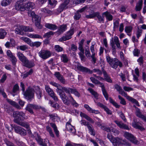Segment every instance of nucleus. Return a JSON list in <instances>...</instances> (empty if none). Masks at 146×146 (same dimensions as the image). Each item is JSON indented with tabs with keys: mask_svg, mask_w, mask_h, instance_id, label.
<instances>
[{
	"mask_svg": "<svg viewBox=\"0 0 146 146\" xmlns=\"http://www.w3.org/2000/svg\"><path fill=\"white\" fill-rule=\"evenodd\" d=\"M135 113L137 117L141 118L143 116V115L142 114L139 108H137V110H136Z\"/></svg>",
	"mask_w": 146,
	"mask_h": 146,
	"instance_id": "nucleus-58",
	"label": "nucleus"
},
{
	"mask_svg": "<svg viewBox=\"0 0 146 146\" xmlns=\"http://www.w3.org/2000/svg\"><path fill=\"white\" fill-rule=\"evenodd\" d=\"M34 31L32 27L25 26H17L15 30L16 34L23 35L25 32H32Z\"/></svg>",
	"mask_w": 146,
	"mask_h": 146,
	"instance_id": "nucleus-4",
	"label": "nucleus"
},
{
	"mask_svg": "<svg viewBox=\"0 0 146 146\" xmlns=\"http://www.w3.org/2000/svg\"><path fill=\"white\" fill-rule=\"evenodd\" d=\"M80 115L82 117H83L85 118L86 120L89 121L91 123H94V121L86 114L81 112L80 113Z\"/></svg>",
	"mask_w": 146,
	"mask_h": 146,
	"instance_id": "nucleus-28",
	"label": "nucleus"
},
{
	"mask_svg": "<svg viewBox=\"0 0 146 146\" xmlns=\"http://www.w3.org/2000/svg\"><path fill=\"white\" fill-rule=\"evenodd\" d=\"M61 61L64 63L68 62L69 61L68 56L66 54H62L60 55Z\"/></svg>",
	"mask_w": 146,
	"mask_h": 146,
	"instance_id": "nucleus-31",
	"label": "nucleus"
},
{
	"mask_svg": "<svg viewBox=\"0 0 146 146\" xmlns=\"http://www.w3.org/2000/svg\"><path fill=\"white\" fill-rule=\"evenodd\" d=\"M25 109L26 110L29 111L31 113L33 114L34 113L32 104H28Z\"/></svg>",
	"mask_w": 146,
	"mask_h": 146,
	"instance_id": "nucleus-37",
	"label": "nucleus"
},
{
	"mask_svg": "<svg viewBox=\"0 0 146 146\" xmlns=\"http://www.w3.org/2000/svg\"><path fill=\"white\" fill-rule=\"evenodd\" d=\"M97 105L98 106L100 107L101 108H103L108 114L111 115L112 114L111 111L106 106L102 103H101L100 102L97 103Z\"/></svg>",
	"mask_w": 146,
	"mask_h": 146,
	"instance_id": "nucleus-16",
	"label": "nucleus"
},
{
	"mask_svg": "<svg viewBox=\"0 0 146 146\" xmlns=\"http://www.w3.org/2000/svg\"><path fill=\"white\" fill-rule=\"evenodd\" d=\"M124 136L127 139L129 140L132 143L136 144L138 143V141L136 139V138L131 134L128 132H125L124 135Z\"/></svg>",
	"mask_w": 146,
	"mask_h": 146,
	"instance_id": "nucleus-8",
	"label": "nucleus"
},
{
	"mask_svg": "<svg viewBox=\"0 0 146 146\" xmlns=\"http://www.w3.org/2000/svg\"><path fill=\"white\" fill-rule=\"evenodd\" d=\"M114 122L120 128L126 130L129 129V128L128 126L123 123L122 121L115 120Z\"/></svg>",
	"mask_w": 146,
	"mask_h": 146,
	"instance_id": "nucleus-13",
	"label": "nucleus"
},
{
	"mask_svg": "<svg viewBox=\"0 0 146 146\" xmlns=\"http://www.w3.org/2000/svg\"><path fill=\"white\" fill-rule=\"evenodd\" d=\"M103 16H101L99 13L96 12L95 17H97L100 23H104V18Z\"/></svg>",
	"mask_w": 146,
	"mask_h": 146,
	"instance_id": "nucleus-34",
	"label": "nucleus"
},
{
	"mask_svg": "<svg viewBox=\"0 0 146 146\" xmlns=\"http://www.w3.org/2000/svg\"><path fill=\"white\" fill-rule=\"evenodd\" d=\"M14 117L15 118L13 120L16 123H17L19 125L21 122L20 121V120H21V118H20V117H19L17 116Z\"/></svg>",
	"mask_w": 146,
	"mask_h": 146,
	"instance_id": "nucleus-62",
	"label": "nucleus"
},
{
	"mask_svg": "<svg viewBox=\"0 0 146 146\" xmlns=\"http://www.w3.org/2000/svg\"><path fill=\"white\" fill-rule=\"evenodd\" d=\"M98 84L100 85L99 86L101 88L103 94L106 100H108L109 95L107 92L104 84L99 81L98 83Z\"/></svg>",
	"mask_w": 146,
	"mask_h": 146,
	"instance_id": "nucleus-10",
	"label": "nucleus"
},
{
	"mask_svg": "<svg viewBox=\"0 0 146 146\" xmlns=\"http://www.w3.org/2000/svg\"><path fill=\"white\" fill-rule=\"evenodd\" d=\"M35 92L36 94L37 98L38 99H40L42 96V91L38 86H37L36 87Z\"/></svg>",
	"mask_w": 146,
	"mask_h": 146,
	"instance_id": "nucleus-29",
	"label": "nucleus"
},
{
	"mask_svg": "<svg viewBox=\"0 0 146 146\" xmlns=\"http://www.w3.org/2000/svg\"><path fill=\"white\" fill-rule=\"evenodd\" d=\"M0 94H1L4 98H6L7 96L4 91V89L0 86Z\"/></svg>",
	"mask_w": 146,
	"mask_h": 146,
	"instance_id": "nucleus-55",
	"label": "nucleus"
},
{
	"mask_svg": "<svg viewBox=\"0 0 146 146\" xmlns=\"http://www.w3.org/2000/svg\"><path fill=\"white\" fill-rule=\"evenodd\" d=\"M88 90L94 96V97L97 99H98V94L91 88H89Z\"/></svg>",
	"mask_w": 146,
	"mask_h": 146,
	"instance_id": "nucleus-38",
	"label": "nucleus"
},
{
	"mask_svg": "<svg viewBox=\"0 0 146 146\" xmlns=\"http://www.w3.org/2000/svg\"><path fill=\"white\" fill-rule=\"evenodd\" d=\"M19 125L27 129L29 128L30 127L29 125L27 122H21Z\"/></svg>",
	"mask_w": 146,
	"mask_h": 146,
	"instance_id": "nucleus-57",
	"label": "nucleus"
},
{
	"mask_svg": "<svg viewBox=\"0 0 146 146\" xmlns=\"http://www.w3.org/2000/svg\"><path fill=\"white\" fill-rule=\"evenodd\" d=\"M102 72L104 76V80H105L108 82L111 83L112 82V80L110 77L108 76L106 71L104 68H102Z\"/></svg>",
	"mask_w": 146,
	"mask_h": 146,
	"instance_id": "nucleus-20",
	"label": "nucleus"
},
{
	"mask_svg": "<svg viewBox=\"0 0 146 146\" xmlns=\"http://www.w3.org/2000/svg\"><path fill=\"white\" fill-rule=\"evenodd\" d=\"M28 36L31 38H42V37L41 36L38 35L37 34H29Z\"/></svg>",
	"mask_w": 146,
	"mask_h": 146,
	"instance_id": "nucleus-48",
	"label": "nucleus"
},
{
	"mask_svg": "<svg viewBox=\"0 0 146 146\" xmlns=\"http://www.w3.org/2000/svg\"><path fill=\"white\" fill-rule=\"evenodd\" d=\"M74 28L70 29L69 31L67 32L65 35V36L58 39V41L62 42L65 41L70 39L72 37V35L74 33Z\"/></svg>",
	"mask_w": 146,
	"mask_h": 146,
	"instance_id": "nucleus-5",
	"label": "nucleus"
},
{
	"mask_svg": "<svg viewBox=\"0 0 146 146\" xmlns=\"http://www.w3.org/2000/svg\"><path fill=\"white\" fill-rule=\"evenodd\" d=\"M62 100L63 103L65 104L68 105L69 103L68 100V98L66 96L65 93L64 92L62 94H59Z\"/></svg>",
	"mask_w": 146,
	"mask_h": 146,
	"instance_id": "nucleus-15",
	"label": "nucleus"
},
{
	"mask_svg": "<svg viewBox=\"0 0 146 146\" xmlns=\"http://www.w3.org/2000/svg\"><path fill=\"white\" fill-rule=\"evenodd\" d=\"M49 96L51 97L54 101L57 102L58 100V99L57 96L56 95V94L54 92L52 94Z\"/></svg>",
	"mask_w": 146,
	"mask_h": 146,
	"instance_id": "nucleus-63",
	"label": "nucleus"
},
{
	"mask_svg": "<svg viewBox=\"0 0 146 146\" xmlns=\"http://www.w3.org/2000/svg\"><path fill=\"white\" fill-rule=\"evenodd\" d=\"M37 19L36 20H34L33 21L35 22V25L36 27L39 29H41L42 27V26L40 23V19L39 18Z\"/></svg>",
	"mask_w": 146,
	"mask_h": 146,
	"instance_id": "nucleus-36",
	"label": "nucleus"
},
{
	"mask_svg": "<svg viewBox=\"0 0 146 146\" xmlns=\"http://www.w3.org/2000/svg\"><path fill=\"white\" fill-rule=\"evenodd\" d=\"M77 67L79 70L82 72L88 73L90 74H92V72L89 69L86 67H84L80 64L78 65Z\"/></svg>",
	"mask_w": 146,
	"mask_h": 146,
	"instance_id": "nucleus-12",
	"label": "nucleus"
},
{
	"mask_svg": "<svg viewBox=\"0 0 146 146\" xmlns=\"http://www.w3.org/2000/svg\"><path fill=\"white\" fill-rule=\"evenodd\" d=\"M41 11L43 13L47 14L49 15H51L54 14L52 11L46 8L42 9Z\"/></svg>",
	"mask_w": 146,
	"mask_h": 146,
	"instance_id": "nucleus-40",
	"label": "nucleus"
},
{
	"mask_svg": "<svg viewBox=\"0 0 146 146\" xmlns=\"http://www.w3.org/2000/svg\"><path fill=\"white\" fill-rule=\"evenodd\" d=\"M132 29L133 27L131 26H126L125 27V31L127 35L130 36L131 35H129V33L132 31Z\"/></svg>",
	"mask_w": 146,
	"mask_h": 146,
	"instance_id": "nucleus-39",
	"label": "nucleus"
},
{
	"mask_svg": "<svg viewBox=\"0 0 146 146\" xmlns=\"http://www.w3.org/2000/svg\"><path fill=\"white\" fill-rule=\"evenodd\" d=\"M67 8L66 6L62 3L60 5L59 8L57 10L54 11V13L58 14L62 11L64 9Z\"/></svg>",
	"mask_w": 146,
	"mask_h": 146,
	"instance_id": "nucleus-19",
	"label": "nucleus"
},
{
	"mask_svg": "<svg viewBox=\"0 0 146 146\" xmlns=\"http://www.w3.org/2000/svg\"><path fill=\"white\" fill-rule=\"evenodd\" d=\"M64 87L60 86V85L57 88L56 91L58 94H60V93L62 94L64 92Z\"/></svg>",
	"mask_w": 146,
	"mask_h": 146,
	"instance_id": "nucleus-47",
	"label": "nucleus"
},
{
	"mask_svg": "<svg viewBox=\"0 0 146 146\" xmlns=\"http://www.w3.org/2000/svg\"><path fill=\"white\" fill-rule=\"evenodd\" d=\"M41 42L39 41L32 42L31 43L30 46L32 47H38L40 46Z\"/></svg>",
	"mask_w": 146,
	"mask_h": 146,
	"instance_id": "nucleus-49",
	"label": "nucleus"
},
{
	"mask_svg": "<svg viewBox=\"0 0 146 146\" xmlns=\"http://www.w3.org/2000/svg\"><path fill=\"white\" fill-rule=\"evenodd\" d=\"M24 95L26 99L28 100H31L34 96V90L32 88L28 87L24 92Z\"/></svg>",
	"mask_w": 146,
	"mask_h": 146,
	"instance_id": "nucleus-6",
	"label": "nucleus"
},
{
	"mask_svg": "<svg viewBox=\"0 0 146 146\" xmlns=\"http://www.w3.org/2000/svg\"><path fill=\"white\" fill-rule=\"evenodd\" d=\"M84 106L87 110L90 112L96 114H99L100 113L98 110H93L87 104H86L84 105Z\"/></svg>",
	"mask_w": 146,
	"mask_h": 146,
	"instance_id": "nucleus-23",
	"label": "nucleus"
},
{
	"mask_svg": "<svg viewBox=\"0 0 146 146\" xmlns=\"http://www.w3.org/2000/svg\"><path fill=\"white\" fill-rule=\"evenodd\" d=\"M84 40L83 39L78 43L79 46L78 49L80 51H84L83 48V44Z\"/></svg>",
	"mask_w": 146,
	"mask_h": 146,
	"instance_id": "nucleus-35",
	"label": "nucleus"
},
{
	"mask_svg": "<svg viewBox=\"0 0 146 146\" xmlns=\"http://www.w3.org/2000/svg\"><path fill=\"white\" fill-rule=\"evenodd\" d=\"M38 55L41 58L44 60H45L51 56V53L49 50H43L38 52Z\"/></svg>",
	"mask_w": 146,
	"mask_h": 146,
	"instance_id": "nucleus-7",
	"label": "nucleus"
},
{
	"mask_svg": "<svg viewBox=\"0 0 146 146\" xmlns=\"http://www.w3.org/2000/svg\"><path fill=\"white\" fill-rule=\"evenodd\" d=\"M18 115L20 116L25 119L27 118V117H25V114L22 111H16L13 112V116L14 117H15Z\"/></svg>",
	"mask_w": 146,
	"mask_h": 146,
	"instance_id": "nucleus-18",
	"label": "nucleus"
},
{
	"mask_svg": "<svg viewBox=\"0 0 146 146\" xmlns=\"http://www.w3.org/2000/svg\"><path fill=\"white\" fill-rule=\"evenodd\" d=\"M4 141L7 146H15L13 143L9 141L6 138L4 139Z\"/></svg>",
	"mask_w": 146,
	"mask_h": 146,
	"instance_id": "nucleus-52",
	"label": "nucleus"
},
{
	"mask_svg": "<svg viewBox=\"0 0 146 146\" xmlns=\"http://www.w3.org/2000/svg\"><path fill=\"white\" fill-rule=\"evenodd\" d=\"M117 48L119 49H121V47L120 46V44L118 37L116 36H114L113 37H112L110 40V45L111 46L112 53L115 54L116 53V46Z\"/></svg>",
	"mask_w": 146,
	"mask_h": 146,
	"instance_id": "nucleus-3",
	"label": "nucleus"
},
{
	"mask_svg": "<svg viewBox=\"0 0 146 146\" xmlns=\"http://www.w3.org/2000/svg\"><path fill=\"white\" fill-rule=\"evenodd\" d=\"M109 101L116 108H120V106L117 104L115 101L112 99L111 98H109Z\"/></svg>",
	"mask_w": 146,
	"mask_h": 146,
	"instance_id": "nucleus-44",
	"label": "nucleus"
},
{
	"mask_svg": "<svg viewBox=\"0 0 146 146\" xmlns=\"http://www.w3.org/2000/svg\"><path fill=\"white\" fill-rule=\"evenodd\" d=\"M45 27L50 30L53 31L56 29L58 28L57 26L56 25L50 23L46 24Z\"/></svg>",
	"mask_w": 146,
	"mask_h": 146,
	"instance_id": "nucleus-26",
	"label": "nucleus"
},
{
	"mask_svg": "<svg viewBox=\"0 0 146 146\" xmlns=\"http://www.w3.org/2000/svg\"><path fill=\"white\" fill-rule=\"evenodd\" d=\"M121 142V140L118 137L114 138L113 139L112 143L114 146H118Z\"/></svg>",
	"mask_w": 146,
	"mask_h": 146,
	"instance_id": "nucleus-32",
	"label": "nucleus"
},
{
	"mask_svg": "<svg viewBox=\"0 0 146 146\" xmlns=\"http://www.w3.org/2000/svg\"><path fill=\"white\" fill-rule=\"evenodd\" d=\"M28 14L29 16L31 17H32V20H36L39 18L38 16L36 15L35 12L31 10L28 11Z\"/></svg>",
	"mask_w": 146,
	"mask_h": 146,
	"instance_id": "nucleus-27",
	"label": "nucleus"
},
{
	"mask_svg": "<svg viewBox=\"0 0 146 146\" xmlns=\"http://www.w3.org/2000/svg\"><path fill=\"white\" fill-rule=\"evenodd\" d=\"M143 2L142 0H139L138 3H137L135 8V10L136 11H139L141 10L142 8Z\"/></svg>",
	"mask_w": 146,
	"mask_h": 146,
	"instance_id": "nucleus-30",
	"label": "nucleus"
},
{
	"mask_svg": "<svg viewBox=\"0 0 146 146\" xmlns=\"http://www.w3.org/2000/svg\"><path fill=\"white\" fill-rule=\"evenodd\" d=\"M72 89L69 88L64 87V91L66 93L68 94H70V92L71 93Z\"/></svg>",
	"mask_w": 146,
	"mask_h": 146,
	"instance_id": "nucleus-56",
	"label": "nucleus"
},
{
	"mask_svg": "<svg viewBox=\"0 0 146 146\" xmlns=\"http://www.w3.org/2000/svg\"><path fill=\"white\" fill-rule=\"evenodd\" d=\"M17 55L19 60L22 62L23 66L30 68L35 66V64L33 60L29 61L21 52H18Z\"/></svg>",
	"mask_w": 146,
	"mask_h": 146,
	"instance_id": "nucleus-1",
	"label": "nucleus"
},
{
	"mask_svg": "<svg viewBox=\"0 0 146 146\" xmlns=\"http://www.w3.org/2000/svg\"><path fill=\"white\" fill-rule=\"evenodd\" d=\"M118 97L119 99L120 100V103L123 105H125L126 104V102L124 99L120 95H119Z\"/></svg>",
	"mask_w": 146,
	"mask_h": 146,
	"instance_id": "nucleus-61",
	"label": "nucleus"
},
{
	"mask_svg": "<svg viewBox=\"0 0 146 146\" xmlns=\"http://www.w3.org/2000/svg\"><path fill=\"white\" fill-rule=\"evenodd\" d=\"M18 133L21 135L25 136L26 134V131L24 128H21Z\"/></svg>",
	"mask_w": 146,
	"mask_h": 146,
	"instance_id": "nucleus-64",
	"label": "nucleus"
},
{
	"mask_svg": "<svg viewBox=\"0 0 146 146\" xmlns=\"http://www.w3.org/2000/svg\"><path fill=\"white\" fill-rule=\"evenodd\" d=\"M35 139L38 144L41 146H47V143L45 142V139H42L40 136L37 133L35 136Z\"/></svg>",
	"mask_w": 146,
	"mask_h": 146,
	"instance_id": "nucleus-9",
	"label": "nucleus"
},
{
	"mask_svg": "<svg viewBox=\"0 0 146 146\" xmlns=\"http://www.w3.org/2000/svg\"><path fill=\"white\" fill-rule=\"evenodd\" d=\"M91 71L92 72V73L94 72L97 73V74H98L99 75H102L103 73L102 70L101 71L98 68L94 69L93 70H91Z\"/></svg>",
	"mask_w": 146,
	"mask_h": 146,
	"instance_id": "nucleus-54",
	"label": "nucleus"
},
{
	"mask_svg": "<svg viewBox=\"0 0 146 146\" xmlns=\"http://www.w3.org/2000/svg\"><path fill=\"white\" fill-rule=\"evenodd\" d=\"M67 29V25L66 24H63L60 26L56 33L58 35H60L65 31Z\"/></svg>",
	"mask_w": 146,
	"mask_h": 146,
	"instance_id": "nucleus-17",
	"label": "nucleus"
},
{
	"mask_svg": "<svg viewBox=\"0 0 146 146\" xmlns=\"http://www.w3.org/2000/svg\"><path fill=\"white\" fill-rule=\"evenodd\" d=\"M102 15L105 16L106 19L109 21H111L113 19V16L108 11L104 12L102 13Z\"/></svg>",
	"mask_w": 146,
	"mask_h": 146,
	"instance_id": "nucleus-22",
	"label": "nucleus"
},
{
	"mask_svg": "<svg viewBox=\"0 0 146 146\" xmlns=\"http://www.w3.org/2000/svg\"><path fill=\"white\" fill-rule=\"evenodd\" d=\"M101 128L102 129L108 132H111L112 130V129H111V128L110 127H107L104 126H102Z\"/></svg>",
	"mask_w": 146,
	"mask_h": 146,
	"instance_id": "nucleus-60",
	"label": "nucleus"
},
{
	"mask_svg": "<svg viewBox=\"0 0 146 146\" xmlns=\"http://www.w3.org/2000/svg\"><path fill=\"white\" fill-rule=\"evenodd\" d=\"M7 34V32L3 29H0V39H3L4 38L6 35Z\"/></svg>",
	"mask_w": 146,
	"mask_h": 146,
	"instance_id": "nucleus-41",
	"label": "nucleus"
},
{
	"mask_svg": "<svg viewBox=\"0 0 146 146\" xmlns=\"http://www.w3.org/2000/svg\"><path fill=\"white\" fill-rule=\"evenodd\" d=\"M12 1V0H3L1 3L2 6H6L9 5Z\"/></svg>",
	"mask_w": 146,
	"mask_h": 146,
	"instance_id": "nucleus-42",
	"label": "nucleus"
},
{
	"mask_svg": "<svg viewBox=\"0 0 146 146\" xmlns=\"http://www.w3.org/2000/svg\"><path fill=\"white\" fill-rule=\"evenodd\" d=\"M19 91V87L18 84H15L13 87L12 92L11 93V94L14 96L15 95L17 94V93Z\"/></svg>",
	"mask_w": 146,
	"mask_h": 146,
	"instance_id": "nucleus-21",
	"label": "nucleus"
},
{
	"mask_svg": "<svg viewBox=\"0 0 146 146\" xmlns=\"http://www.w3.org/2000/svg\"><path fill=\"white\" fill-rule=\"evenodd\" d=\"M15 9L17 10L23 11L25 10V8L23 4V3L20 1H17L15 5Z\"/></svg>",
	"mask_w": 146,
	"mask_h": 146,
	"instance_id": "nucleus-14",
	"label": "nucleus"
},
{
	"mask_svg": "<svg viewBox=\"0 0 146 146\" xmlns=\"http://www.w3.org/2000/svg\"><path fill=\"white\" fill-rule=\"evenodd\" d=\"M21 39L30 46L32 42L29 38L24 37H22L21 38Z\"/></svg>",
	"mask_w": 146,
	"mask_h": 146,
	"instance_id": "nucleus-50",
	"label": "nucleus"
},
{
	"mask_svg": "<svg viewBox=\"0 0 146 146\" xmlns=\"http://www.w3.org/2000/svg\"><path fill=\"white\" fill-rule=\"evenodd\" d=\"M106 60L110 67L115 69H116L118 66L120 68L123 66L122 63L117 58H111L108 55L106 56Z\"/></svg>",
	"mask_w": 146,
	"mask_h": 146,
	"instance_id": "nucleus-2",
	"label": "nucleus"
},
{
	"mask_svg": "<svg viewBox=\"0 0 146 146\" xmlns=\"http://www.w3.org/2000/svg\"><path fill=\"white\" fill-rule=\"evenodd\" d=\"M54 33L52 31H50L46 33L44 36V37L49 38L50 37L51 35H53L54 34Z\"/></svg>",
	"mask_w": 146,
	"mask_h": 146,
	"instance_id": "nucleus-59",
	"label": "nucleus"
},
{
	"mask_svg": "<svg viewBox=\"0 0 146 146\" xmlns=\"http://www.w3.org/2000/svg\"><path fill=\"white\" fill-rule=\"evenodd\" d=\"M127 100L132 103L135 104L138 106H139L140 105L138 102L135 99H134L131 97H128Z\"/></svg>",
	"mask_w": 146,
	"mask_h": 146,
	"instance_id": "nucleus-43",
	"label": "nucleus"
},
{
	"mask_svg": "<svg viewBox=\"0 0 146 146\" xmlns=\"http://www.w3.org/2000/svg\"><path fill=\"white\" fill-rule=\"evenodd\" d=\"M132 126L136 129H138L141 131H143L145 129L143 127L142 124L140 122H138L135 120H134L132 123Z\"/></svg>",
	"mask_w": 146,
	"mask_h": 146,
	"instance_id": "nucleus-11",
	"label": "nucleus"
},
{
	"mask_svg": "<svg viewBox=\"0 0 146 146\" xmlns=\"http://www.w3.org/2000/svg\"><path fill=\"white\" fill-rule=\"evenodd\" d=\"M35 4L33 3L29 2L25 7V9L28 11L32 9L35 8Z\"/></svg>",
	"mask_w": 146,
	"mask_h": 146,
	"instance_id": "nucleus-25",
	"label": "nucleus"
},
{
	"mask_svg": "<svg viewBox=\"0 0 146 146\" xmlns=\"http://www.w3.org/2000/svg\"><path fill=\"white\" fill-rule=\"evenodd\" d=\"M88 129H89L91 135L94 136L95 135V131L94 128H92V125H90V126H88Z\"/></svg>",
	"mask_w": 146,
	"mask_h": 146,
	"instance_id": "nucleus-51",
	"label": "nucleus"
},
{
	"mask_svg": "<svg viewBox=\"0 0 146 146\" xmlns=\"http://www.w3.org/2000/svg\"><path fill=\"white\" fill-rule=\"evenodd\" d=\"M50 125L53 128L54 131L57 137H58L59 136V132L57 129V127L56 124L52 123H50Z\"/></svg>",
	"mask_w": 146,
	"mask_h": 146,
	"instance_id": "nucleus-24",
	"label": "nucleus"
},
{
	"mask_svg": "<svg viewBox=\"0 0 146 146\" xmlns=\"http://www.w3.org/2000/svg\"><path fill=\"white\" fill-rule=\"evenodd\" d=\"M46 130L49 133L50 136L52 138H54L55 137L54 135L51 127L49 125H47L46 126Z\"/></svg>",
	"mask_w": 146,
	"mask_h": 146,
	"instance_id": "nucleus-33",
	"label": "nucleus"
},
{
	"mask_svg": "<svg viewBox=\"0 0 146 146\" xmlns=\"http://www.w3.org/2000/svg\"><path fill=\"white\" fill-rule=\"evenodd\" d=\"M54 49L57 52H62L64 51L63 48L60 47L59 45H56L54 46Z\"/></svg>",
	"mask_w": 146,
	"mask_h": 146,
	"instance_id": "nucleus-53",
	"label": "nucleus"
},
{
	"mask_svg": "<svg viewBox=\"0 0 146 146\" xmlns=\"http://www.w3.org/2000/svg\"><path fill=\"white\" fill-rule=\"evenodd\" d=\"M9 57L10 58V60L11 61L12 64L14 66H15L17 61V58L13 54Z\"/></svg>",
	"mask_w": 146,
	"mask_h": 146,
	"instance_id": "nucleus-46",
	"label": "nucleus"
},
{
	"mask_svg": "<svg viewBox=\"0 0 146 146\" xmlns=\"http://www.w3.org/2000/svg\"><path fill=\"white\" fill-rule=\"evenodd\" d=\"M45 89L46 92L49 96L54 92L52 89H51L48 86L45 85Z\"/></svg>",
	"mask_w": 146,
	"mask_h": 146,
	"instance_id": "nucleus-45",
	"label": "nucleus"
}]
</instances>
